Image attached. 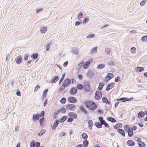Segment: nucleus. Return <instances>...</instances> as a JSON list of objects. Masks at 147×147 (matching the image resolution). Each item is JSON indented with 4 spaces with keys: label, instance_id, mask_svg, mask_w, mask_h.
I'll list each match as a JSON object with an SVG mask.
<instances>
[{
    "label": "nucleus",
    "instance_id": "nucleus-10",
    "mask_svg": "<svg viewBox=\"0 0 147 147\" xmlns=\"http://www.w3.org/2000/svg\"><path fill=\"white\" fill-rule=\"evenodd\" d=\"M78 92V89L76 87H72L69 90V93L71 95H74L76 94Z\"/></svg>",
    "mask_w": 147,
    "mask_h": 147
},
{
    "label": "nucleus",
    "instance_id": "nucleus-13",
    "mask_svg": "<svg viewBox=\"0 0 147 147\" xmlns=\"http://www.w3.org/2000/svg\"><path fill=\"white\" fill-rule=\"evenodd\" d=\"M39 122L40 124V126L43 128L44 125L45 123V119L44 117H41L39 119Z\"/></svg>",
    "mask_w": 147,
    "mask_h": 147
},
{
    "label": "nucleus",
    "instance_id": "nucleus-30",
    "mask_svg": "<svg viewBox=\"0 0 147 147\" xmlns=\"http://www.w3.org/2000/svg\"><path fill=\"white\" fill-rule=\"evenodd\" d=\"M128 136L129 137L132 136L134 135L133 130L131 129V127H130L129 130L128 131Z\"/></svg>",
    "mask_w": 147,
    "mask_h": 147
},
{
    "label": "nucleus",
    "instance_id": "nucleus-52",
    "mask_svg": "<svg viewBox=\"0 0 147 147\" xmlns=\"http://www.w3.org/2000/svg\"><path fill=\"white\" fill-rule=\"evenodd\" d=\"M116 63L113 61H111L109 62L108 63V65L111 66H115Z\"/></svg>",
    "mask_w": 147,
    "mask_h": 147
},
{
    "label": "nucleus",
    "instance_id": "nucleus-20",
    "mask_svg": "<svg viewBox=\"0 0 147 147\" xmlns=\"http://www.w3.org/2000/svg\"><path fill=\"white\" fill-rule=\"evenodd\" d=\"M144 115L145 113L143 111H140L138 114V117L139 119L142 118L144 117Z\"/></svg>",
    "mask_w": 147,
    "mask_h": 147
},
{
    "label": "nucleus",
    "instance_id": "nucleus-50",
    "mask_svg": "<svg viewBox=\"0 0 147 147\" xmlns=\"http://www.w3.org/2000/svg\"><path fill=\"white\" fill-rule=\"evenodd\" d=\"M65 73H64V74H63L62 75V77L60 79V80H59V84H60L61 82L64 80V79L65 78Z\"/></svg>",
    "mask_w": 147,
    "mask_h": 147
},
{
    "label": "nucleus",
    "instance_id": "nucleus-22",
    "mask_svg": "<svg viewBox=\"0 0 147 147\" xmlns=\"http://www.w3.org/2000/svg\"><path fill=\"white\" fill-rule=\"evenodd\" d=\"M94 74L92 71L90 70L88 71L87 74V76L88 77L92 78L93 77Z\"/></svg>",
    "mask_w": 147,
    "mask_h": 147
},
{
    "label": "nucleus",
    "instance_id": "nucleus-7",
    "mask_svg": "<svg viewBox=\"0 0 147 147\" xmlns=\"http://www.w3.org/2000/svg\"><path fill=\"white\" fill-rule=\"evenodd\" d=\"M71 83V80L69 78H66L63 82V84L66 87L68 86Z\"/></svg>",
    "mask_w": 147,
    "mask_h": 147
},
{
    "label": "nucleus",
    "instance_id": "nucleus-5",
    "mask_svg": "<svg viewBox=\"0 0 147 147\" xmlns=\"http://www.w3.org/2000/svg\"><path fill=\"white\" fill-rule=\"evenodd\" d=\"M40 146V143L39 142H35V141L33 140L30 143V147H39Z\"/></svg>",
    "mask_w": 147,
    "mask_h": 147
},
{
    "label": "nucleus",
    "instance_id": "nucleus-12",
    "mask_svg": "<svg viewBox=\"0 0 147 147\" xmlns=\"http://www.w3.org/2000/svg\"><path fill=\"white\" fill-rule=\"evenodd\" d=\"M60 122L59 121L58 119H57L53 123V125L52 126V129L53 130H54L57 127L59 123ZM52 125H51L52 126Z\"/></svg>",
    "mask_w": 147,
    "mask_h": 147
},
{
    "label": "nucleus",
    "instance_id": "nucleus-40",
    "mask_svg": "<svg viewBox=\"0 0 147 147\" xmlns=\"http://www.w3.org/2000/svg\"><path fill=\"white\" fill-rule=\"evenodd\" d=\"M48 91V90L47 89L45 90L43 92V94L42 95V97L43 98H45L47 94Z\"/></svg>",
    "mask_w": 147,
    "mask_h": 147
},
{
    "label": "nucleus",
    "instance_id": "nucleus-62",
    "mask_svg": "<svg viewBox=\"0 0 147 147\" xmlns=\"http://www.w3.org/2000/svg\"><path fill=\"white\" fill-rule=\"evenodd\" d=\"M136 49L135 47H132L131 48V51L132 53H134L136 52Z\"/></svg>",
    "mask_w": 147,
    "mask_h": 147
},
{
    "label": "nucleus",
    "instance_id": "nucleus-49",
    "mask_svg": "<svg viewBox=\"0 0 147 147\" xmlns=\"http://www.w3.org/2000/svg\"><path fill=\"white\" fill-rule=\"evenodd\" d=\"M77 89L82 90L83 88V86L81 84H78L77 85Z\"/></svg>",
    "mask_w": 147,
    "mask_h": 147
},
{
    "label": "nucleus",
    "instance_id": "nucleus-55",
    "mask_svg": "<svg viewBox=\"0 0 147 147\" xmlns=\"http://www.w3.org/2000/svg\"><path fill=\"white\" fill-rule=\"evenodd\" d=\"M29 55L28 54H27L25 55H24V60L26 61L28 59V58L29 57Z\"/></svg>",
    "mask_w": 147,
    "mask_h": 147
},
{
    "label": "nucleus",
    "instance_id": "nucleus-59",
    "mask_svg": "<svg viewBox=\"0 0 147 147\" xmlns=\"http://www.w3.org/2000/svg\"><path fill=\"white\" fill-rule=\"evenodd\" d=\"M121 77L118 76L116 77L115 78V81L116 82H119L120 81Z\"/></svg>",
    "mask_w": 147,
    "mask_h": 147
},
{
    "label": "nucleus",
    "instance_id": "nucleus-1",
    "mask_svg": "<svg viewBox=\"0 0 147 147\" xmlns=\"http://www.w3.org/2000/svg\"><path fill=\"white\" fill-rule=\"evenodd\" d=\"M84 104L86 107L92 111L95 110L97 107V105L94 102L90 100L86 101Z\"/></svg>",
    "mask_w": 147,
    "mask_h": 147
},
{
    "label": "nucleus",
    "instance_id": "nucleus-53",
    "mask_svg": "<svg viewBox=\"0 0 147 147\" xmlns=\"http://www.w3.org/2000/svg\"><path fill=\"white\" fill-rule=\"evenodd\" d=\"M110 51L111 49L110 48H106L105 50V52L106 53V55H109L110 53Z\"/></svg>",
    "mask_w": 147,
    "mask_h": 147
},
{
    "label": "nucleus",
    "instance_id": "nucleus-32",
    "mask_svg": "<svg viewBox=\"0 0 147 147\" xmlns=\"http://www.w3.org/2000/svg\"><path fill=\"white\" fill-rule=\"evenodd\" d=\"M105 85V84L103 82H100L99 84V86L98 88V89L99 90H102V87Z\"/></svg>",
    "mask_w": 147,
    "mask_h": 147
},
{
    "label": "nucleus",
    "instance_id": "nucleus-44",
    "mask_svg": "<svg viewBox=\"0 0 147 147\" xmlns=\"http://www.w3.org/2000/svg\"><path fill=\"white\" fill-rule=\"evenodd\" d=\"M72 52L73 53L76 55H78L79 54V51L78 49H73Z\"/></svg>",
    "mask_w": 147,
    "mask_h": 147
},
{
    "label": "nucleus",
    "instance_id": "nucleus-4",
    "mask_svg": "<svg viewBox=\"0 0 147 147\" xmlns=\"http://www.w3.org/2000/svg\"><path fill=\"white\" fill-rule=\"evenodd\" d=\"M22 61V57L21 55H19L16 57L14 60L16 63L18 64H19L21 63Z\"/></svg>",
    "mask_w": 147,
    "mask_h": 147
},
{
    "label": "nucleus",
    "instance_id": "nucleus-23",
    "mask_svg": "<svg viewBox=\"0 0 147 147\" xmlns=\"http://www.w3.org/2000/svg\"><path fill=\"white\" fill-rule=\"evenodd\" d=\"M102 100L104 103H105L107 105H109L110 104V102L108 100L106 97H104L102 98Z\"/></svg>",
    "mask_w": 147,
    "mask_h": 147
},
{
    "label": "nucleus",
    "instance_id": "nucleus-42",
    "mask_svg": "<svg viewBox=\"0 0 147 147\" xmlns=\"http://www.w3.org/2000/svg\"><path fill=\"white\" fill-rule=\"evenodd\" d=\"M82 138L84 140H87L88 136L87 135L84 133H83L82 135Z\"/></svg>",
    "mask_w": 147,
    "mask_h": 147
},
{
    "label": "nucleus",
    "instance_id": "nucleus-51",
    "mask_svg": "<svg viewBox=\"0 0 147 147\" xmlns=\"http://www.w3.org/2000/svg\"><path fill=\"white\" fill-rule=\"evenodd\" d=\"M95 35L94 34H90L86 36V38H92L94 37Z\"/></svg>",
    "mask_w": 147,
    "mask_h": 147
},
{
    "label": "nucleus",
    "instance_id": "nucleus-41",
    "mask_svg": "<svg viewBox=\"0 0 147 147\" xmlns=\"http://www.w3.org/2000/svg\"><path fill=\"white\" fill-rule=\"evenodd\" d=\"M83 145L84 147H87L88 146L89 142L88 140H84L83 142Z\"/></svg>",
    "mask_w": 147,
    "mask_h": 147
},
{
    "label": "nucleus",
    "instance_id": "nucleus-60",
    "mask_svg": "<svg viewBox=\"0 0 147 147\" xmlns=\"http://www.w3.org/2000/svg\"><path fill=\"white\" fill-rule=\"evenodd\" d=\"M147 0H143L141 1L140 3V5L141 6H144Z\"/></svg>",
    "mask_w": 147,
    "mask_h": 147
},
{
    "label": "nucleus",
    "instance_id": "nucleus-37",
    "mask_svg": "<svg viewBox=\"0 0 147 147\" xmlns=\"http://www.w3.org/2000/svg\"><path fill=\"white\" fill-rule=\"evenodd\" d=\"M122 127V124L121 123H118L114 126L113 128L116 129L118 128V127L121 128Z\"/></svg>",
    "mask_w": 147,
    "mask_h": 147
},
{
    "label": "nucleus",
    "instance_id": "nucleus-29",
    "mask_svg": "<svg viewBox=\"0 0 147 147\" xmlns=\"http://www.w3.org/2000/svg\"><path fill=\"white\" fill-rule=\"evenodd\" d=\"M136 69L138 72H140L144 71V68L142 67L138 66L136 67Z\"/></svg>",
    "mask_w": 147,
    "mask_h": 147
},
{
    "label": "nucleus",
    "instance_id": "nucleus-56",
    "mask_svg": "<svg viewBox=\"0 0 147 147\" xmlns=\"http://www.w3.org/2000/svg\"><path fill=\"white\" fill-rule=\"evenodd\" d=\"M51 42L49 43L48 44H47L46 46V50L47 51H48L50 48V46L51 45Z\"/></svg>",
    "mask_w": 147,
    "mask_h": 147
},
{
    "label": "nucleus",
    "instance_id": "nucleus-46",
    "mask_svg": "<svg viewBox=\"0 0 147 147\" xmlns=\"http://www.w3.org/2000/svg\"><path fill=\"white\" fill-rule=\"evenodd\" d=\"M46 130L45 129H43L38 134V136H41L43 135L44 134Z\"/></svg>",
    "mask_w": 147,
    "mask_h": 147
},
{
    "label": "nucleus",
    "instance_id": "nucleus-19",
    "mask_svg": "<svg viewBox=\"0 0 147 147\" xmlns=\"http://www.w3.org/2000/svg\"><path fill=\"white\" fill-rule=\"evenodd\" d=\"M127 144L129 146H133L135 144V143L132 140H129L127 141Z\"/></svg>",
    "mask_w": 147,
    "mask_h": 147
},
{
    "label": "nucleus",
    "instance_id": "nucleus-17",
    "mask_svg": "<svg viewBox=\"0 0 147 147\" xmlns=\"http://www.w3.org/2000/svg\"><path fill=\"white\" fill-rule=\"evenodd\" d=\"M60 77L59 76H56L55 77H53L52 79L51 80L52 83H55L59 79Z\"/></svg>",
    "mask_w": 147,
    "mask_h": 147
},
{
    "label": "nucleus",
    "instance_id": "nucleus-38",
    "mask_svg": "<svg viewBox=\"0 0 147 147\" xmlns=\"http://www.w3.org/2000/svg\"><path fill=\"white\" fill-rule=\"evenodd\" d=\"M59 113L58 110L57 111L54 112L53 115V118L55 119H56L57 117L58 114Z\"/></svg>",
    "mask_w": 147,
    "mask_h": 147
},
{
    "label": "nucleus",
    "instance_id": "nucleus-25",
    "mask_svg": "<svg viewBox=\"0 0 147 147\" xmlns=\"http://www.w3.org/2000/svg\"><path fill=\"white\" fill-rule=\"evenodd\" d=\"M127 99H128V98L123 97L119 99H117L116 100L118 101H121V102H124L127 101Z\"/></svg>",
    "mask_w": 147,
    "mask_h": 147
},
{
    "label": "nucleus",
    "instance_id": "nucleus-33",
    "mask_svg": "<svg viewBox=\"0 0 147 147\" xmlns=\"http://www.w3.org/2000/svg\"><path fill=\"white\" fill-rule=\"evenodd\" d=\"M59 112L64 113H65L66 111V110L64 107H61L60 109L58 110Z\"/></svg>",
    "mask_w": 147,
    "mask_h": 147
},
{
    "label": "nucleus",
    "instance_id": "nucleus-8",
    "mask_svg": "<svg viewBox=\"0 0 147 147\" xmlns=\"http://www.w3.org/2000/svg\"><path fill=\"white\" fill-rule=\"evenodd\" d=\"M66 108L67 110L74 111L76 109V106L74 104H69L66 105Z\"/></svg>",
    "mask_w": 147,
    "mask_h": 147
},
{
    "label": "nucleus",
    "instance_id": "nucleus-11",
    "mask_svg": "<svg viewBox=\"0 0 147 147\" xmlns=\"http://www.w3.org/2000/svg\"><path fill=\"white\" fill-rule=\"evenodd\" d=\"M67 100L69 102L72 103H75L77 102V99L75 97L73 96L68 97Z\"/></svg>",
    "mask_w": 147,
    "mask_h": 147
},
{
    "label": "nucleus",
    "instance_id": "nucleus-27",
    "mask_svg": "<svg viewBox=\"0 0 147 147\" xmlns=\"http://www.w3.org/2000/svg\"><path fill=\"white\" fill-rule=\"evenodd\" d=\"M67 116L65 115L61 117L60 120H59V121L60 123L63 122L65 121L67 119Z\"/></svg>",
    "mask_w": 147,
    "mask_h": 147
},
{
    "label": "nucleus",
    "instance_id": "nucleus-36",
    "mask_svg": "<svg viewBox=\"0 0 147 147\" xmlns=\"http://www.w3.org/2000/svg\"><path fill=\"white\" fill-rule=\"evenodd\" d=\"M83 65L84 62H83L79 63L76 67L77 69L79 70L81 67H83Z\"/></svg>",
    "mask_w": 147,
    "mask_h": 147
},
{
    "label": "nucleus",
    "instance_id": "nucleus-57",
    "mask_svg": "<svg viewBox=\"0 0 147 147\" xmlns=\"http://www.w3.org/2000/svg\"><path fill=\"white\" fill-rule=\"evenodd\" d=\"M45 114V111H42L40 114L39 113V116L40 117H43Z\"/></svg>",
    "mask_w": 147,
    "mask_h": 147
},
{
    "label": "nucleus",
    "instance_id": "nucleus-58",
    "mask_svg": "<svg viewBox=\"0 0 147 147\" xmlns=\"http://www.w3.org/2000/svg\"><path fill=\"white\" fill-rule=\"evenodd\" d=\"M83 15L82 13L81 12H79V14L78 15L77 17V18L78 19L80 20V19Z\"/></svg>",
    "mask_w": 147,
    "mask_h": 147
},
{
    "label": "nucleus",
    "instance_id": "nucleus-47",
    "mask_svg": "<svg viewBox=\"0 0 147 147\" xmlns=\"http://www.w3.org/2000/svg\"><path fill=\"white\" fill-rule=\"evenodd\" d=\"M60 102L61 104H64L66 102V99L65 98L63 97L61 99Z\"/></svg>",
    "mask_w": 147,
    "mask_h": 147
},
{
    "label": "nucleus",
    "instance_id": "nucleus-63",
    "mask_svg": "<svg viewBox=\"0 0 147 147\" xmlns=\"http://www.w3.org/2000/svg\"><path fill=\"white\" fill-rule=\"evenodd\" d=\"M145 40H147V36L146 35L143 36L141 38L142 41H144Z\"/></svg>",
    "mask_w": 147,
    "mask_h": 147
},
{
    "label": "nucleus",
    "instance_id": "nucleus-28",
    "mask_svg": "<svg viewBox=\"0 0 147 147\" xmlns=\"http://www.w3.org/2000/svg\"><path fill=\"white\" fill-rule=\"evenodd\" d=\"M88 127H89V129L90 130H91L92 129V127L93 125L92 121L91 120H89L88 121Z\"/></svg>",
    "mask_w": 147,
    "mask_h": 147
},
{
    "label": "nucleus",
    "instance_id": "nucleus-35",
    "mask_svg": "<svg viewBox=\"0 0 147 147\" xmlns=\"http://www.w3.org/2000/svg\"><path fill=\"white\" fill-rule=\"evenodd\" d=\"M38 55L37 53H34L31 55V58L35 60L36 59H37L38 58Z\"/></svg>",
    "mask_w": 147,
    "mask_h": 147
},
{
    "label": "nucleus",
    "instance_id": "nucleus-45",
    "mask_svg": "<svg viewBox=\"0 0 147 147\" xmlns=\"http://www.w3.org/2000/svg\"><path fill=\"white\" fill-rule=\"evenodd\" d=\"M89 20V19L88 18V17H86L84 19L83 21V24L84 25H85L86 24L87 22H88Z\"/></svg>",
    "mask_w": 147,
    "mask_h": 147
},
{
    "label": "nucleus",
    "instance_id": "nucleus-31",
    "mask_svg": "<svg viewBox=\"0 0 147 147\" xmlns=\"http://www.w3.org/2000/svg\"><path fill=\"white\" fill-rule=\"evenodd\" d=\"M94 125L98 128L100 129L102 127V124L100 122H96L94 123Z\"/></svg>",
    "mask_w": 147,
    "mask_h": 147
},
{
    "label": "nucleus",
    "instance_id": "nucleus-61",
    "mask_svg": "<svg viewBox=\"0 0 147 147\" xmlns=\"http://www.w3.org/2000/svg\"><path fill=\"white\" fill-rule=\"evenodd\" d=\"M82 21L81 20L80 21H76V22L75 23V25L76 26H78L80 25V24H82Z\"/></svg>",
    "mask_w": 147,
    "mask_h": 147
},
{
    "label": "nucleus",
    "instance_id": "nucleus-6",
    "mask_svg": "<svg viewBox=\"0 0 147 147\" xmlns=\"http://www.w3.org/2000/svg\"><path fill=\"white\" fill-rule=\"evenodd\" d=\"M114 76L113 74L111 73H108L107 76L106 77L105 79V81L107 82L108 81L111 80L112 78Z\"/></svg>",
    "mask_w": 147,
    "mask_h": 147
},
{
    "label": "nucleus",
    "instance_id": "nucleus-9",
    "mask_svg": "<svg viewBox=\"0 0 147 147\" xmlns=\"http://www.w3.org/2000/svg\"><path fill=\"white\" fill-rule=\"evenodd\" d=\"M92 61L93 60L92 59H90L85 62L84 63L83 68L84 69H86L88 68L90 63H91Z\"/></svg>",
    "mask_w": 147,
    "mask_h": 147
},
{
    "label": "nucleus",
    "instance_id": "nucleus-3",
    "mask_svg": "<svg viewBox=\"0 0 147 147\" xmlns=\"http://www.w3.org/2000/svg\"><path fill=\"white\" fill-rule=\"evenodd\" d=\"M102 96V93L100 91H97L96 92L94 98L95 99L98 100L100 99Z\"/></svg>",
    "mask_w": 147,
    "mask_h": 147
},
{
    "label": "nucleus",
    "instance_id": "nucleus-2",
    "mask_svg": "<svg viewBox=\"0 0 147 147\" xmlns=\"http://www.w3.org/2000/svg\"><path fill=\"white\" fill-rule=\"evenodd\" d=\"M84 90L85 92H89L90 91V84L89 82H86L83 86Z\"/></svg>",
    "mask_w": 147,
    "mask_h": 147
},
{
    "label": "nucleus",
    "instance_id": "nucleus-43",
    "mask_svg": "<svg viewBox=\"0 0 147 147\" xmlns=\"http://www.w3.org/2000/svg\"><path fill=\"white\" fill-rule=\"evenodd\" d=\"M105 65L104 63H101L98 65L97 66V68L98 69H101L105 67Z\"/></svg>",
    "mask_w": 147,
    "mask_h": 147
},
{
    "label": "nucleus",
    "instance_id": "nucleus-64",
    "mask_svg": "<svg viewBox=\"0 0 147 147\" xmlns=\"http://www.w3.org/2000/svg\"><path fill=\"white\" fill-rule=\"evenodd\" d=\"M71 84H75L76 82V80L74 78H72L71 80Z\"/></svg>",
    "mask_w": 147,
    "mask_h": 147
},
{
    "label": "nucleus",
    "instance_id": "nucleus-26",
    "mask_svg": "<svg viewBox=\"0 0 147 147\" xmlns=\"http://www.w3.org/2000/svg\"><path fill=\"white\" fill-rule=\"evenodd\" d=\"M107 119L112 123H115L117 121L116 120L112 117H107Z\"/></svg>",
    "mask_w": 147,
    "mask_h": 147
},
{
    "label": "nucleus",
    "instance_id": "nucleus-24",
    "mask_svg": "<svg viewBox=\"0 0 147 147\" xmlns=\"http://www.w3.org/2000/svg\"><path fill=\"white\" fill-rule=\"evenodd\" d=\"M117 131L118 133L121 134L124 137L125 136V133L124 130L123 129L119 128L117 129Z\"/></svg>",
    "mask_w": 147,
    "mask_h": 147
},
{
    "label": "nucleus",
    "instance_id": "nucleus-16",
    "mask_svg": "<svg viewBox=\"0 0 147 147\" xmlns=\"http://www.w3.org/2000/svg\"><path fill=\"white\" fill-rule=\"evenodd\" d=\"M69 116L73 119H76L77 118V115L76 113L74 112H70L68 113Z\"/></svg>",
    "mask_w": 147,
    "mask_h": 147
},
{
    "label": "nucleus",
    "instance_id": "nucleus-39",
    "mask_svg": "<svg viewBox=\"0 0 147 147\" xmlns=\"http://www.w3.org/2000/svg\"><path fill=\"white\" fill-rule=\"evenodd\" d=\"M131 127H129L128 125H125L124 127V129L126 132L128 133V131L129 130L130 128Z\"/></svg>",
    "mask_w": 147,
    "mask_h": 147
},
{
    "label": "nucleus",
    "instance_id": "nucleus-34",
    "mask_svg": "<svg viewBox=\"0 0 147 147\" xmlns=\"http://www.w3.org/2000/svg\"><path fill=\"white\" fill-rule=\"evenodd\" d=\"M138 144L139 147H144L146 146V144L141 140Z\"/></svg>",
    "mask_w": 147,
    "mask_h": 147
},
{
    "label": "nucleus",
    "instance_id": "nucleus-15",
    "mask_svg": "<svg viewBox=\"0 0 147 147\" xmlns=\"http://www.w3.org/2000/svg\"><path fill=\"white\" fill-rule=\"evenodd\" d=\"M39 116V113H37L36 114H34L32 116V120L34 121L38 120L40 118Z\"/></svg>",
    "mask_w": 147,
    "mask_h": 147
},
{
    "label": "nucleus",
    "instance_id": "nucleus-14",
    "mask_svg": "<svg viewBox=\"0 0 147 147\" xmlns=\"http://www.w3.org/2000/svg\"><path fill=\"white\" fill-rule=\"evenodd\" d=\"M115 86V83L111 82L110 84H108L106 88V90L107 91H109Z\"/></svg>",
    "mask_w": 147,
    "mask_h": 147
},
{
    "label": "nucleus",
    "instance_id": "nucleus-21",
    "mask_svg": "<svg viewBox=\"0 0 147 147\" xmlns=\"http://www.w3.org/2000/svg\"><path fill=\"white\" fill-rule=\"evenodd\" d=\"M47 30V28L45 26H42L40 30V32L42 34L45 33Z\"/></svg>",
    "mask_w": 147,
    "mask_h": 147
},
{
    "label": "nucleus",
    "instance_id": "nucleus-54",
    "mask_svg": "<svg viewBox=\"0 0 147 147\" xmlns=\"http://www.w3.org/2000/svg\"><path fill=\"white\" fill-rule=\"evenodd\" d=\"M65 87H66L64 85L62 84V86L59 89V92H61L62 91L65 89Z\"/></svg>",
    "mask_w": 147,
    "mask_h": 147
},
{
    "label": "nucleus",
    "instance_id": "nucleus-18",
    "mask_svg": "<svg viewBox=\"0 0 147 147\" xmlns=\"http://www.w3.org/2000/svg\"><path fill=\"white\" fill-rule=\"evenodd\" d=\"M79 109L80 111L82 112L84 114H86L88 113V112L84 107L81 105Z\"/></svg>",
    "mask_w": 147,
    "mask_h": 147
},
{
    "label": "nucleus",
    "instance_id": "nucleus-48",
    "mask_svg": "<svg viewBox=\"0 0 147 147\" xmlns=\"http://www.w3.org/2000/svg\"><path fill=\"white\" fill-rule=\"evenodd\" d=\"M97 47H95L94 48H93L90 51V53H91L92 54H93L94 53H95L97 51Z\"/></svg>",
    "mask_w": 147,
    "mask_h": 147
}]
</instances>
